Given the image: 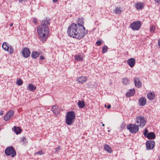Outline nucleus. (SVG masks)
I'll return each instance as SVG.
<instances>
[{
    "instance_id": "nucleus-21",
    "label": "nucleus",
    "mask_w": 160,
    "mask_h": 160,
    "mask_svg": "<svg viewBox=\"0 0 160 160\" xmlns=\"http://www.w3.org/2000/svg\"><path fill=\"white\" fill-rule=\"evenodd\" d=\"M146 137L150 139H154L155 138V135L153 132L148 133L146 136Z\"/></svg>"
},
{
    "instance_id": "nucleus-28",
    "label": "nucleus",
    "mask_w": 160,
    "mask_h": 160,
    "mask_svg": "<svg viewBox=\"0 0 160 160\" xmlns=\"http://www.w3.org/2000/svg\"><path fill=\"white\" fill-rule=\"evenodd\" d=\"M115 13L116 14H120L121 12V10L120 8L116 7L115 9L114 10Z\"/></svg>"
},
{
    "instance_id": "nucleus-37",
    "label": "nucleus",
    "mask_w": 160,
    "mask_h": 160,
    "mask_svg": "<svg viewBox=\"0 0 160 160\" xmlns=\"http://www.w3.org/2000/svg\"><path fill=\"white\" fill-rule=\"evenodd\" d=\"M96 43L97 45L99 46L102 43L100 41H98L96 42Z\"/></svg>"
},
{
    "instance_id": "nucleus-41",
    "label": "nucleus",
    "mask_w": 160,
    "mask_h": 160,
    "mask_svg": "<svg viewBox=\"0 0 160 160\" xmlns=\"http://www.w3.org/2000/svg\"><path fill=\"white\" fill-rule=\"evenodd\" d=\"M138 100H146V99L145 98L142 97L140 98Z\"/></svg>"
},
{
    "instance_id": "nucleus-22",
    "label": "nucleus",
    "mask_w": 160,
    "mask_h": 160,
    "mask_svg": "<svg viewBox=\"0 0 160 160\" xmlns=\"http://www.w3.org/2000/svg\"><path fill=\"white\" fill-rule=\"evenodd\" d=\"M9 45L6 42H4L2 44V48L6 51H8L9 50Z\"/></svg>"
},
{
    "instance_id": "nucleus-34",
    "label": "nucleus",
    "mask_w": 160,
    "mask_h": 160,
    "mask_svg": "<svg viewBox=\"0 0 160 160\" xmlns=\"http://www.w3.org/2000/svg\"><path fill=\"white\" fill-rule=\"evenodd\" d=\"M9 50L8 51L9 53L11 54L13 52L14 50L12 46H9Z\"/></svg>"
},
{
    "instance_id": "nucleus-8",
    "label": "nucleus",
    "mask_w": 160,
    "mask_h": 160,
    "mask_svg": "<svg viewBox=\"0 0 160 160\" xmlns=\"http://www.w3.org/2000/svg\"><path fill=\"white\" fill-rule=\"evenodd\" d=\"M14 112L12 110H10L4 116V119L5 121H8L13 116Z\"/></svg>"
},
{
    "instance_id": "nucleus-30",
    "label": "nucleus",
    "mask_w": 160,
    "mask_h": 160,
    "mask_svg": "<svg viewBox=\"0 0 160 160\" xmlns=\"http://www.w3.org/2000/svg\"><path fill=\"white\" fill-rule=\"evenodd\" d=\"M146 102V101H139L138 104L140 106H143L144 105Z\"/></svg>"
},
{
    "instance_id": "nucleus-35",
    "label": "nucleus",
    "mask_w": 160,
    "mask_h": 160,
    "mask_svg": "<svg viewBox=\"0 0 160 160\" xmlns=\"http://www.w3.org/2000/svg\"><path fill=\"white\" fill-rule=\"evenodd\" d=\"M148 133V130L146 129L145 130L144 132L143 133V134L146 137Z\"/></svg>"
},
{
    "instance_id": "nucleus-43",
    "label": "nucleus",
    "mask_w": 160,
    "mask_h": 160,
    "mask_svg": "<svg viewBox=\"0 0 160 160\" xmlns=\"http://www.w3.org/2000/svg\"><path fill=\"white\" fill-rule=\"evenodd\" d=\"M154 2H156L158 3H160V0H153Z\"/></svg>"
},
{
    "instance_id": "nucleus-53",
    "label": "nucleus",
    "mask_w": 160,
    "mask_h": 160,
    "mask_svg": "<svg viewBox=\"0 0 160 160\" xmlns=\"http://www.w3.org/2000/svg\"><path fill=\"white\" fill-rule=\"evenodd\" d=\"M108 132H110V130H108Z\"/></svg>"
},
{
    "instance_id": "nucleus-42",
    "label": "nucleus",
    "mask_w": 160,
    "mask_h": 160,
    "mask_svg": "<svg viewBox=\"0 0 160 160\" xmlns=\"http://www.w3.org/2000/svg\"><path fill=\"white\" fill-rule=\"evenodd\" d=\"M107 108H108V109H109L111 108V106L110 104H107Z\"/></svg>"
},
{
    "instance_id": "nucleus-36",
    "label": "nucleus",
    "mask_w": 160,
    "mask_h": 160,
    "mask_svg": "<svg viewBox=\"0 0 160 160\" xmlns=\"http://www.w3.org/2000/svg\"><path fill=\"white\" fill-rule=\"evenodd\" d=\"M39 154L40 155H41L42 154H43V152H42V151H39L38 152H37V153H36L35 154Z\"/></svg>"
},
{
    "instance_id": "nucleus-38",
    "label": "nucleus",
    "mask_w": 160,
    "mask_h": 160,
    "mask_svg": "<svg viewBox=\"0 0 160 160\" xmlns=\"http://www.w3.org/2000/svg\"><path fill=\"white\" fill-rule=\"evenodd\" d=\"M22 141L24 143H25L26 141V138L24 137L22 138Z\"/></svg>"
},
{
    "instance_id": "nucleus-24",
    "label": "nucleus",
    "mask_w": 160,
    "mask_h": 160,
    "mask_svg": "<svg viewBox=\"0 0 160 160\" xmlns=\"http://www.w3.org/2000/svg\"><path fill=\"white\" fill-rule=\"evenodd\" d=\"M104 149L109 153L112 152V151L111 148L107 144H105L104 146Z\"/></svg>"
},
{
    "instance_id": "nucleus-31",
    "label": "nucleus",
    "mask_w": 160,
    "mask_h": 160,
    "mask_svg": "<svg viewBox=\"0 0 160 160\" xmlns=\"http://www.w3.org/2000/svg\"><path fill=\"white\" fill-rule=\"evenodd\" d=\"M155 29V27L154 26H151L150 28V31L152 33H154V31Z\"/></svg>"
},
{
    "instance_id": "nucleus-10",
    "label": "nucleus",
    "mask_w": 160,
    "mask_h": 160,
    "mask_svg": "<svg viewBox=\"0 0 160 160\" xmlns=\"http://www.w3.org/2000/svg\"><path fill=\"white\" fill-rule=\"evenodd\" d=\"M22 54L24 57L27 58L29 56L30 54V52L28 48H24L22 50Z\"/></svg>"
},
{
    "instance_id": "nucleus-44",
    "label": "nucleus",
    "mask_w": 160,
    "mask_h": 160,
    "mask_svg": "<svg viewBox=\"0 0 160 160\" xmlns=\"http://www.w3.org/2000/svg\"><path fill=\"white\" fill-rule=\"evenodd\" d=\"M60 149V147L58 146L55 149L56 152H57Z\"/></svg>"
},
{
    "instance_id": "nucleus-17",
    "label": "nucleus",
    "mask_w": 160,
    "mask_h": 160,
    "mask_svg": "<svg viewBox=\"0 0 160 160\" xmlns=\"http://www.w3.org/2000/svg\"><path fill=\"white\" fill-rule=\"evenodd\" d=\"M135 90L134 89H130L126 93V96L128 97L133 96L135 94Z\"/></svg>"
},
{
    "instance_id": "nucleus-1",
    "label": "nucleus",
    "mask_w": 160,
    "mask_h": 160,
    "mask_svg": "<svg viewBox=\"0 0 160 160\" xmlns=\"http://www.w3.org/2000/svg\"><path fill=\"white\" fill-rule=\"evenodd\" d=\"M88 30H86L83 25L71 24L68 28L67 33L69 36L78 39L82 38L88 34Z\"/></svg>"
},
{
    "instance_id": "nucleus-2",
    "label": "nucleus",
    "mask_w": 160,
    "mask_h": 160,
    "mask_svg": "<svg viewBox=\"0 0 160 160\" xmlns=\"http://www.w3.org/2000/svg\"><path fill=\"white\" fill-rule=\"evenodd\" d=\"M37 32L42 39V42L45 41L49 34L48 27L43 28L42 26H39L37 28Z\"/></svg>"
},
{
    "instance_id": "nucleus-18",
    "label": "nucleus",
    "mask_w": 160,
    "mask_h": 160,
    "mask_svg": "<svg viewBox=\"0 0 160 160\" xmlns=\"http://www.w3.org/2000/svg\"><path fill=\"white\" fill-rule=\"evenodd\" d=\"M41 53L37 51H33L31 53V57L33 58L36 59L38 57Z\"/></svg>"
},
{
    "instance_id": "nucleus-6",
    "label": "nucleus",
    "mask_w": 160,
    "mask_h": 160,
    "mask_svg": "<svg viewBox=\"0 0 160 160\" xmlns=\"http://www.w3.org/2000/svg\"><path fill=\"white\" fill-rule=\"evenodd\" d=\"M142 25L141 22L138 21L133 22L130 25L131 28L133 30H138Z\"/></svg>"
},
{
    "instance_id": "nucleus-9",
    "label": "nucleus",
    "mask_w": 160,
    "mask_h": 160,
    "mask_svg": "<svg viewBox=\"0 0 160 160\" xmlns=\"http://www.w3.org/2000/svg\"><path fill=\"white\" fill-rule=\"evenodd\" d=\"M147 149L150 150L153 148L155 146V142L153 141L149 140L146 142Z\"/></svg>"
},
{
    "instance_id": "nucleus-14",
    "label": "nucleus",
    "mask_w": 160,
    "mask_h": 160,
    "mask_svg": "<svg viewBox=\"0 0 160 160\" xmlns=\"http://www.w3.org/2000/svg\"><path fill=\"white\" fill-rule=\"evenodd\" d=\"M134 82L135 86L137 88H140L142 86V82L140 81L138 78H134Z\"/></svg>"
},
{
    "instance_id": "nucleus-51",
    "label": "nucleus",
    "mask_w": 160,
    "mask_h": 160,
    "mask_svg": "<svg viewBox=\"0 0 160 160\" xmlns=\"http://www.w3.org/2000/svg\"><path fill=\"white\" fill-rule=\"evenodd\" d=\"M105 126V124H102V126H103H103Z\"/></svg>"
},
{
    "instance_id": "nucleus-4",
    "label": "nucleus",
    "mask_w": 160,
    "mask_h": 160,
    "mask_svg": "<svg viewBox=\"0 0 160 160\" xmlns=\"http://www.w3.org/2000/svg\"><path fill=\"white\" fill-rule=\"evenodd\" d=\"M127 128L132 133H135L139 131L138 126L135 124H128L127 126Z\"/></svg>"
},
{
    "instance_id": "nucleus-39",
    "label": "nucleus",
    "mask_w": 160,
    "mask_h": 160,
    "mask_svg": "<svg viewBox=\"0 0 160 160\" xmlns=\"http://www.w3.org/2000/svg\"><path fill=\"white\" fill-rule=\"evenodd\" d=\"M18 1L20 3H22L23 2H25L26 1H27V0H18Z\"/></svg>"
},
{
    "instance_id": "nucleus-12",
    "label": "nucleus",
    "mask_w": 160,
    "mask_h": 160,
    "mask_svg": "<svg viewBox=\"0 0 160 160\" xmlns=\"http://www.w3.org/2000/svg\"><path fill=\"white\" fill-rule=\"evenodd\" d=\"M135 7L138 10H142L144 8V4L142 2H138L135 4Z\"/></svg>"
},
{
    "instance_id": "nucleus-7",
    "label": "nucleus",
    "mask_w": 160,
    "mask_h": 160,
    "mask_svg": "<svg viewBox=\"0 0 160 160\" xmlns=\"http://www.w3.org/2000/svg\"><path fill=\"white\" fill-rule=\"evenodd\" d=\"M5 153L8 155H11L12 157H14L16 155L13 148L12 147L7 148L5 150Z\"/></svg>"
},
{
    "instance_id": "nucleus-32",
    "label": "nucleus",
    "mask_w": 160,
    "mask_h": 160,
    "mask_svg": "<svg viewBox=\"0 0 160 160\" xmlns=\"http://www.w3.org/2000/svg\"><path fill=\"white\" fill-rule=\"evenodd\" d=\"M108 49V47L106 45H104L102 48V52L103 53H104L107 52Z\"/></svg>"
},
{
    "instance_id": "nucleus-20",
    "label": "nucleus",
    "mask_w": 160,
    "mask_h": 160,
    "mask_svg": "<svg viewBox=\"0 0 160 160\" xmlns=\"http://www.w3.org/2000/svg\"><path fill=\"white\" fill-rule=\"evenodd\" d=\"M13 130L16 134H18L21 133L22 131L20 127L16 126L14 127Z\"/></svg>"
},
{
    "instance_id": "nucleus-29",
    "label": "nucleus",
    "mask_w": 160,
    "mask_h": 160,
    "mask_svg": "<svg viewBox=\"0 0 160 160\" xmlns=\"http://www.w3.org/2000/svg\"><path fill=\"white\" fill-rule=\"evenodd\" d=\"M77 23L76 24H80V25H83L84 21L82 18H79L77 21Z\"/></svg>"
},
{
    "instance_id": "nucleus-3",
    "label": "nucleus",
    "mask_w": 160,
    "mask_h": 160,
    "mask_svg": "<svg viewBox=\"0 0 160 160\" xmlns=\"http://www.w3.org/2000/svg\"><path fill=\"white\" fill-rule=\"evenodd\" d=\"M75 114L73 111H69L67 112L66 117V123L68 125L72 124L75 118Z\"/></svg>"
},
{
    "instance_id": "nucleus-40",
    "label": "nucleus",
    "mask_w": 160,
    "mask_h": 160,
    "mask_svg": "<svg viewBox=\"0 0 160 160\" xmlns=\"http://www.w3.org/2000/svg\"><path fill=\"white\" fill-rule=\"evenodd\" d=\"M44 59V57L43 56H41L40 57V60H43Z\"/></svg>"
},
{
    "instance_id": "nucleus-48",
    "label": "nucleus",
    "mask_w": 160,
    "mask_h": 160,
    "mask_svg": "<svg viewBox=\"0 0 160 160\" xmlns=\"http://www.w3.org/2000/svg\"><path fill=\"white\" fill-rule=\"evenodd\" d=\"M58 0H52V1L53 2H57L58 1Z\"/></svg>"
},
{
    "instance_id": "nucleus-49",
    "label": "nucleus",
    "mask_w": 160,
    "mask_h": 160,
    "mask_svg": "<svg viewBox=\"0 0 160 160\" xmlns=\"http://www.w3.org/2000/svg\"><path fill=\"white\" fill-rule=\"evenodd\" d=\"M158 44L160 46V39L158 41Z\"/></svg>"
},
{
    "instance_id": "nucleus-27",
    "label": "nucleus",
    "mask_w": 160,
    "mask_h": 160,
    "mask_svg": "<svg viewBox=\"0 0 160 160\" xmlns=\"http://www.w3.org/2000/svg\"><path fill=\"white\" fill-rule=\"evenodd\" d=\"M122 83L124 85H128L129 84V80L127 78H124L122 79Z\"/></svg>"
},
{
    "instance_id": "nucleus-50",
    "label": "nucleus",
    "mask_w": 160,
    "mask_h": 160,
    "mask_svg": "<svg viewBox=\"0 0 160 160\" xmlns=\"http://www.w3.org/2000/svg\"><path fill=\"white\" fill-rule=\"evenodd\" d=\"M107 106H108V105H107V104H105V105H104V106H105V108H107Z\"/></svg>"
},
{
    "instance_id": "nucleus-25",
    "label": "nucleus",
    "mask_w": 160,
    "mask_h": 160,
    "mask_svg": "<svg viewBox=\"0 0 160 160\" xmlns=\"http://www.w3.org/2000/svg\"><path fill=\"white\" fill-rule=\"evenodd\" d=\"M78 104L79 107L80 108H83L85 106V104L83 101H78Z\"/></svg>"
},
{
    "instance_id": "nucleus-47",
    "label": "nucleus",
    "mask_w": 160,
    "mask_h": 160,
    "mask_svg": "<svg viewBox=\"0 0 160 160\" xmlns=\"http://www.w3.org/2000/svg\"><path fill=\"white\" fill-rule=\"evenodd\" d=\"M13 24L12 23H11L9 25L10 27H12L13 26Z\"/></svg>"
},
{
    "instance_id": "nucleus-13",
    "label": "nucleus",
    "mask_w": 160,
    "mask_h": 160,
    "mask_svg": "<svg viewBox=\"0 0 160 160\" xmlns=\"http://www.w3.org/2000/svg\"><path fill=\"white\" fill-rule=\"evenodd\" d=\"M50 23L49 20H48L47 19H45L42 20L41 25L39 26H42L43 28L48 27Z\"/></svg>"
},
{
    "instance_id": "nucleus-19",
    "label": "nucleus",
    "mask_w": 160,
    "mask_h": 160,
    "mask_svg": "<svg viewBox=\"0 0 160 160\" xmlns=\"http://www.w3.org/2000/svg\"><path fill=\"white\" fill-rule=\"evenodd\" d=\"M36 87L31 84H29L27 88L28 90L32 92L35 91L36 89Z\"/></svg>"
},
{
    "instance_id": "nucleus-11",
    "label": "nucleus",
    "mask_w": 160,
    "mask_h": 160,
    "mask_svg": "<svg viewBox=\"0 0 160 160\" xmlns=\"http://www.w3.org/2000/svg\"><path fill=\"white\" fill-rule=\"evenodd\" d=\"M87 77L86 76H81L78 77L77 79V81L78 83H82L87 80Z\"/></svg>"
},
{
    "instance_id": "nucleus-33",
    "label": "nucleus",
    "mask_w": 160,
    "mask_h": 160,
    "mask_svg": "<svg viewBox=\"0 0 160 160\" xmlns=\"http://www.w3.org/2000/svg\"><path fill=\"white\" fill-rule=\"evenodd\" d=\"M23 82L21 79H19L17 81V84L18 85H21L22 84Z\"/></svg>"
},
{
    "instance_id": "nucleus-5",
    "label": "nucleus",
    "mask_w": 160,
    "mask_h": 160,
    "mask_svg": "<svg viewBox=\"0 0 160 160\" xmlns=\"http://www.w3.org/2000/svg\"><path fill=\"white\" fill-rule=\"evenodd\" d=\"M136 122L138 127H142L146 124V121L145 118L143 116H140L136 118Z\"/></svg>"
},
{
    "instance_id": "nucleus-16",
    "label": "nucleus",
    "mask_w": 160,
    "mask_h": 160,
    "mask_svg": "<svg viewBox=\"0 0 160 160\" xmlns=\"http://www.w3.org/2000/svg\"><path fill=\"white\" fill-rule=\"evenodd\" d=\"M147 98L149 100H152L155 97V95L153 92H149L147 93Z\"/></svg>"
},
{
    "instance_id": "nucleus-26",
    "label": "nucleus",
    "mask_w": 160,
    "mask_h": 160,
    "mask_svg": "<svg viewBox=\"0 0 160 160\" xmlns=\"http://www.w3.org/2000/svg\"><path fill=\"white\" fill-rule=\"evenodd\" d=\"M52 112L55 114H57L58 113V107L56 106H52Z\"/></svg>"
},
{
    "instance_id": "nucleus-15",
    "label": "nucleus",
    "mask_w": 160,
    "mask_h": 160,
    "mask_svg": "<svg viewBox=\"0 0 160 160\" xmlns=\"http://www.w3.org/2000/svg\"><path fill=\"white\" fill-rule=\"evenodd\" d=\"M127 62L131 68H132L135 64V59L133 58H131L128 59Z\"/></svg>"
},
{
    "instance_id": "nucleus-46",
    "label": "nucleus",
    "mask_w": 160,
    "mask_h": 160,
    "mask_svg": "<svg viewBox=\"0 0 160 160\" xmlns=\"http://www.w3.org/2000/svg\"><path fill=\"white\" fill-rule=\"evenodd\" d=\"M4 113L2 111H1V112H0V115H2Z\"/></svg>"
},
{
    "instance_id": "nucleus-23",
    "label": "nucleus",
    "mask_w": 160,
    "mask_h": 160,
    "mask_svg": "<svg viewBox=\"0 0 160 160\" xmlns=\"http://www.w3.org/2000/svg\"><path fill=\"white\" fill-rule=\"evenodd\" d=\"M82 55H76L74 56V58L75 61L77 62L82 61H83V56Z\"/></svg>"
},
{
    "instance_id": "nucleus-52",
    "label": "nucleus",
    "mask_w": 160,
    "mask_h": 160,
    "mask_svg": "<svg viewBox=\"0 0 160 160\" xmlns=\"http://www.w3.org/2000/svg\"><path fill=\"white\" fill-rule=\"evenodd\" d=\"M159 160H160V156H159Z\"/></svg>"
},
{
    "instance_id": "nucleus-45",
    "label": "nucleus",
    "mask_w": 160,
    "mask_h": 160,
    "mask_svg": "<svg viewBox=\"0 0 160 160\" xmlns=\"http://www.w3.org/2000/svg\"><path fill=\"white\" fill-rule=\"evenodd\" d=\"M33 22L34 23H36L37 22V19H36L35 18H34V20H33Z\"/></svg>"
}]
</instances>
